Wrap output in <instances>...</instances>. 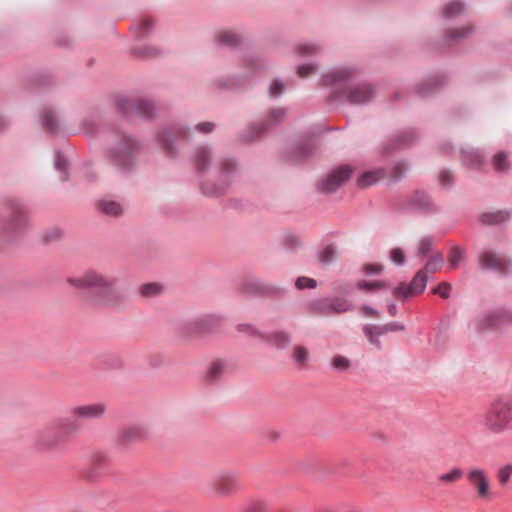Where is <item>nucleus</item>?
<instances>
[{"label":"nucleus","mask_w":512,"mask_h":512,"mask_svg":"<svg viewBox=\"0 0 512 512\" xmlns=\"http://www.w3.org/2000/svg\"><path fill=\"white\" fill-rule=\"evenodd\" d=\"M162 286L158 283H147L140 287V293L144 297H153L160 294Z\"/></svg>","instance_id":"c85d7f7f"},{"label":"nucleus","mask_w":512,"mask_h":512,"mask_svg":"<svg viewBox=\"0 0 512 512\" xmlns=\"http://www.w3.org/2000/svg\"><path fill=\"white\" fill-rule=\"evenodd\" d=\"M383 171L382 170H376V171H369L365 172L359 179H358V186L365 188L368 187L374 183H376L379 179L383 177Z\"/></svg>","instance_id":"6ab92c4d"},{"label":"nucleus","mask_w":512,"mask_h":512,"mask_svg":"<svg viewBox=\"0 0 512 512\" xmlns=\"http://www.w3.org/2000/svg\"><path fill=\"white\" fill-rule=\"evenodd\" d=\"M293 360L299 366H304L309 360V352L303 346H296L293 349Z\"/></svg>","instance_id":"bb28decb"},{"label":"nucleus","mask_w":512,"mask_h":512,"mask_svg":"<svg viewBox=\"0 0 512 512\" xmlns=\"http://www.w3.org/2000/svg\"><path fill=\"white\" fill-rule=\"evenodd\" d=\"M403 169H404V166L402 164H399V165L395 166L394 169H393L394 177L395 178L399 177L400 174L402 173Z\"/></svg>","instance_id":"052dcab7"},{"label":"nucleus","mask_w":512,"mask_h":512,"mask_svg":"<svg viewBox=\"0 0 512 512\" xmlns=\"http://www.w3.org/2000/svg\"><path fill=\"white\" fill-rule=\"evenodd\" d=\"M463 4L459 1H453L447 4L443 9V15L446 18L454 17L463 11Z\"/></svg>","instance_id":"c756f323"},{"label":"nucleus","mask_w":512,"mask_h":512,"mask_svg":"<svg viewBox=\"0 0 512 512\" xmlns=\"http://www.w3.org/2000/svg\"><path fill=\"white\" fill-rule=\"evenodd\" d=\"M352 74L353 71L351 69L338 68L324 75L322 81L325 85H330L339 81L346 80L350 78Z\"/></svg>","instance_id":"2eb2a0df"},{"label":"nucleus","mask_w":512,"mask_h":512,"mask_svg":"<svg viewBox=\"0 0 512 512\" xmlns=\"http://www.w3.org/2000/svg\"><path fill=\"white\" fill-rule=\"evenodd\" d=\"M471 32H472V27L471 26H466V27H463L461 29H455V30L450 31L449 37L451 39H453V40H457V39H461V38L466 37Z\"/></svg>","instance_id":"e433bc0d"},{"label":"nucleus","mask_w":512,"mask_h":512,"mask_svg":"<svg viewBox=\"0 0 512 512\" xmlns=\"http://www.w3.org/2000/svg\"><path fill=\"white\" fill-rule=\"evenodd\" d=\"M409 289V285L405 283H401L397 288L394 290V295L398 298H406V297H412L414 296V293Z\"/></svg>","instance_id":"58836bf2"},{"label":"nucleus","mask_w":512,"mask_h":512,"mask_svg":"<svg viewBox=\"0 0 512 512\" xmlns=\"http://www.w3.org/2000/svg\"><path fill=\"white\" fill-rule=\"evenodd\" d=\"M463 254L459 248H453L448 258V264L450 269H455L458 264L462 261Z\"/></svg>","instance_id":"72a5a7b5"},{"label":"nucleus","mask_w":512,"mask_h":512,"mask_svg":"<svg viewBox=\"0 0 512 512\" xmlns=\"http://www.w3.org/2000/svg\"><path fill=\"white\" fill-rule=\"evenodd\" d=\"M439 180L444 186H449L453 182V176L449 171H441L439 173Z\"/></svg>","instance_id":"3c124183"},{"label":"nucleus","mask_w":512,"mask_h":512,"mask_svg":"<svg viewBox=\"0 0 512 512\" xmlns=\"http://www.w3.org/2000/svg\"><path fill=\"white\" fill-rule=\"evenodd\" d=\"M395 312H396V308H395V306H394V305H391V306L389 307V313H390L391 315H394V314H395Z\"/></svg>","instance_id":"e2e57ef3"},{"label":"nucleus","mask_w":512,"mask_h":512,"mask_svg":"<svg viewBox=\"0 0 512 512\" xmlns=\"http://www.w3.org/2000/svg\"><path fill=\"white\" fill-rule=\"evenodd\" d=\"M508 326H512V310L505 308L485 311L474 320L477 332L501 331Z\"/></svg>","instance_id":"7ed1b4c3"},{"label":"nucleus","mask_w":512,"mask_h":512,"mask_svg":"<svg viewBox=\"0 0 512 512\" xmlns=\"http://www.w3.org/2000/svg\"><path fill=\"white\" fill-rule=\"evenodd\" d=\"M218 39L222 44L229 46H234L239 41L237 35L230 31H223L219 33Z\"/></svg>","instance_id":"2f4dec72"},{"label":"nucleus","mask_w":512,"mask_h":512,"mask_svg":"<svg viewBox=\"0 0 512 512\" xmlns=\"http://www.w3.org/2000/svg\"><path fill=\"white\" fill-rule=\"evenodd\" d=\"M156 52L150 53L149 56H154Z\"/></svg>","instance_id":"338daca9"},{"label":"nucleus","mask_w":512,"mask_h":512,"mask_svg":"<svg viewBox=\"0 0 512 512\" xmlns=\"http://www.w3.org/2000/svg\"><path fill=\"white\" fill-rule=\"evenodd\" d=\"M210 161V154L205 148H200L197 150L195 155V163L196 167L199 171H203L206 169L207 164Z\"/></svg>","instance_id":"a878e982"},{"label":"nucleus","mask_w":512,"mask_h":512,"mask_svg":"<svg viewBox=\"0 0 512 512\" xmlns=\"http://www.w3.org/2000/svg\"><path fill=\"white\" fill-rule=\"evenodd\" d=\"M432 246V240L428 237H424L419 241L418 244V254L419 255H426Z\"/></svg>","instance_id":"79ce46f5"},{"label":"nucleus","mask_w":512,"mask_h":512,"mask_svg":"<svg viewBox=\"0 0 512 512\" xmlns=\"http://www.w3.org/2000/svg\"><path fill=\"white\" fill-rule=\"evenodd\" d=\"M214 124L211 122H203L196 126V130L202 133H209L213 130Z\"/></svg>","instance_id":"603ef678"},{"label":"nucleus","mask_w":512,"mask_h":512,"mask_svg":"<svg viewBox=\"0 0 512 512\" xmlns=\"http://www.w3.org/2000/svg\"><path fill=\"white\" fill-rule=\"evenodd\" d=\"M481 269L492 270L500 274L509 272L512 268L510 259L490 250L482 251L478 257Z\"/></svg>","instance_id":"0eeeda50"},{"label":"nucleus","mask_w":512,"mask_h":512,"mask_svg":"<svg viewBox=\"0 0 512 512\" xmlns=\"http://www.w3.org/2000/svg\"><path fill=\"white\" fill-rule=\"evenodd\" d=\"M203 191H204V193L209 194V195L222 193V189L212 191V190H209L207 185L203 186Z\"/></svg>","instance_id":"680f3d73"},{"label":"nucleus","mask_w":512,"mask_h":512,"mask_svg":"<svg viewBox=\"0 0 512 512\" xmlns=\"http://www.w3.org/2000/svg\"><path fill=\"white\" fill-rule=\"evenodd\" d=\"M241 489L242 481L234 472L220 473L211 483V490L218 497H231Z\"/></svg>","instance_id":"20e7f679"},{"label":"nucleus","mask_w":512,"mask_h":512,"mask_svg":"<svg viewBox=\"0 0 512 512\" xmlns=\"http://www.w3.org/2000/svg\"><path fill=\"white\" fill-rule=\"evenodd\" d=\"M268 341L277 348H285L289 344L290 338L284 332H276L268 337Z\"/></svg>","instance_id":"cd10ccee"},{"label":"nucleus","mask_w":512,"mask_h":512,"mask_svg":"<svg viewBox=\"0 0 512 512\" xmlns=\"http://www.w3.org/2000/svg\"><path fill=\"white\" fill-rule=\"evenodd\" d=\"M351 174L350 167L341 166L322 179L318 184V189L323 193H333L350 178Z\"/></svg>","instance_id":"6e6552de"},{"label":"nucleus","mask_w":512,"mask_h":512,"mask_svg":"<svg viewBox=\"0 0 512 512\" xmlns=\"http://www.w3.org/2000/svg\"><path fill=\"white\" fill-rule=\"evenodd\" d=\"M284 86L279 81H274L269 89V93L272 97H277L283 92Z\"/></svg>","instance_id":"de8ad7c7"},{"label":"nucleus","mask_w":512,"mask_h":512,"mask_svg":"<svg viewBox=\"0 0 512 512\" xmlns=\"http://www.w3.org/2000/svg\"><path fill=\"white\" fill-rule=\"evenodd\" d=\"M285 115V111L283 109H275L270 113V118H273L275 121L282 119Z\"/></svg>","instance_id":"6e6d98bb"},{"label":"nucleus","mask_w":512,"mask_h":512,"mask_svg":"<svg viewBox=\"0 0 512 512\" xmlns=\"http://www.w3.org/2000/svg\"><path fill=\"white\" fill-rule=\"evenodd\" d=\"M180 133H181L182 137H186V135L184 134V132H182V131H181Z\"/></svg>","instance_id":"774afa93"},{"label":"nucleus","mask_w":512,"mask_h":512,"mask_svg":"<svg viewBox=\"0 0 512 512\" xmlns=\"http://www.w3.org/2000/svg\"><path fill=\"white\" fill-rule=\"evenodd\" d=\"M222 167L226 171H233L236 167V163L233 160H225L222 163Z\"/></svg>","instance_id":"bf43d9fd"},{"label":"nucleus","mask_w":512,"mask_h":512,"mask_svg":"<svg viewBox=\"0 0 512 512\" xmlns=\"http://www.w3.org/2000/svg\"><path fill=\"white\" fill-rule=\"evenodd\" d=\"M119 104L123 112L126 114L135 110L138 114L145 117H151L153 115L154 105L148 100H121Z\"/></svg>","instance_id":"ddd939ff"},{"label":"nucleus","mask_w":512,"mask_h":512,"mask_svg":"<svg viewBox=\"0 0 512 512\" xmlns=\"http://www.w3.org/2000/svg\"><path fill=\"white\" fill-rule=\"evenodd\" d=\"M313 309L321 315L341 314L351 311L352 305L343 298H326L313 303Z\"/></svg>","instance_id":"1a4fd4ad"},{"label":"nucleus","mask_w":512,"mask_h":512,"mask_svg":"<svg viewBox=\"0 0 512 512\" xmlns=\"http://www.w3.org/2000/svg\"><path fill=\"white\" fill-rule=\"evenodd\" d=\"M360 310H361V312H362L365 316H369V317H377V316H378V312H377L375 309H373V308H371V307H369V306H365V305H364V306H362V307L360 308Z\"/></svg>","instance_id":"5fc2aeb1"},{"label":"nucleus","mask_w":512,"mask_h":512,"mask_svg":"<svg viewBox=\"0 0 512 512\" xmlns=\"http://www.w3.org/2000/svg\"><path fill=\"white\" fill-rule=\"evenodd\" d=\"M510 217L509 210L485 211L479 215V221L483 225H498L507 222Z\"/></svg>","instance_id":"4468645a"},{"label":"nucleus","mask_w":512,"mask_h":512,"mask_svg":"<svg viewBox=\"0 0 512 512\" xmlns=\"http://www.w3.org/2000/svg\"><path fill=\"white\" fill-rule=\"evenodd\" d=\"M444 263V259L441 254L433 255L425 265V268L421 271H425L426 275L428 273H435L439 271Z\"/></svg>","instance_id":"5701e85b"},{"label":"nucleus","mask_w":512,"mask_h":512,"mask_svg":"<svg viewBox=\"0 0 512 512\" xmlns=\"http://www.w3.org/2000/svg\"><path fill=\"white\" fill-rule=\"evenodd\" d=\"M225 368H226V365L224 362H222L220 360L214 361L210 365V367L206 373V378L209 381H215L224 373Z\"/></svg>","instance_id":"412c9836"},{"label":"nucleus","mask_w":512,"mask_h":512,"mask_svg":"<svg viewBox=\"0 0 512 512\" xmlns=\"http://www.w3.org/2000/svg\"><path fill=\"white\" fill-rule=\"evenodd\" d=\"M363 270L366 274H379L383 270V266L380 264H366L363 266Z\"/></svg>","instance_id":"8fccbe9b"},{"label":"nucleus","mask_w":512,"mask_h":512,"mask_svg":"<svg viewBox=\"0 0 512 512\" xmlns=\"http://www.w3.org/2000/svg\"><path fill=\"white\" fill-rule=\"evenodd\" d=\"M296 286L298 289L315 288L316 281L308 277H299L296 281Z\"/></svg>","instance_id":"37998d69"},{"label":"nucleus","mask_w":512,"mask_h":512,"mask_svg":"<svg viewBox=\"0 0 512 512\" xmlns=\"http://www.w3.org/2000/svg\"><path fill=\"white\" fill-rule=\"evenodd\" d=\"M144 435V431L141 427L130 426L121 430L120 438L124 442L134 441L141 438Z\"/></svg>","instance_id":"aec40b11"},{"label":"nucleus","mask_w":512,"mask_h":512,"mask_svg":"<svg viewBox=\"0 0 512 512\" xmlns=\"http://www.w3.org/2000/svg\"><path fill=\"white\" fill-rule=\"evenodd\" d=\"M55 166L57 169L64 171L66 168V160L61 156H57L55 160Z\"/></svg>","instance_id":"13d9d810"},{"label":"nucleus","mask_w":512,"mask_h":512,"mask_svg":"<svg viewBox=\"0 0 512 512\" xmlns=\"http://www.w3.org/2000/svg\"><path fill=\"white\" fill-rule=\"evenodd\" d=\"M512 477V463L500 467L497 471V480L500 486L508 485Z\"/></svg>","instance_id":"b1692460"},{"label":"nucleus","mask_w":512,"mask_h":512,"mask_svg":"<svg viewBox=\"0 0 512 512\" xmlns=\"http://www.w3.org/2000/svg\"><path fill=\"white\" fill-rule=\"evenodd\" d=\"M465 161L469 162L471 166H476L481 163V158L477 154H469L465 157Z\"/></svg>","instance_id":"864d4df0"},{"label":"nucleus","mask_w":512,"mask_h":512,"mask_svg":"<svg viewBox=\"0 0 512 512\" xmlns=\"http://www.w3.org/2000/svg\"><path fill=\"white\" fill-rule=\"evenodd\" d=\"M4 127V121L2 120V118L0 117V129Z\"/></svg>","instance_id":"0e129e2a"},{"label":"nucleus","mask_w":512,"mask_h":512,"mask_svg":"<svg viewBox=\"0 0 512 512\" xmlns=\"http://www.w3.org/2000/svg\"><path fill=\"white\" fill-rule=\"evenodd\" d=\"M512 424V396H499L489 405L483 426L493 435L504 433Z\"/></svg>","instance_id":"f03ea898"},{"label":"nucleus","mask_w":512,"mask_h":512,"mask_svg":"<svg viewBox=\"0 0 512 512\" xmlns=\"http://www.w3.org/2000/svg\"><path fill=\"white\" fill-rule=\"evenodd\" d=\"M320 51V48L314 44H303L299 47V53L303 56H310Z\"/></svg>","instance_id":"a18cd8bd"},{"label":"nucleus","mask_w":512,"mask_h":512,"mask_svg":"<svg viewBox=\"0 0 512 512\" xmlns=\"http://www.w3.org/2000/svg\"><path fill=\"white\" fill-rule=\"evenodd\" d=\"M268 506L262 500L252 501L246 508V512H267Z\"/></svg>","instance_id":"c9c22d12"},{"label":"nucleus","mask_w":512,"mask_h":512,"mask_svg":"<svg viewBox=\"0 0 512 512\" xmlns=\"http://www.w3.org/2000/svg\"><path fill=\"white\" fill-rule=\"evenodd\" d=\"M378 329H379V326L366 325L363 328V332L371 344L375 345L377 348H380V341H379L378 337L383 334L379 333Z\"/></svg>","instance_id":"393cba45"},{"label":"nucleus","mask_w":512,"mask_h":512,"mask_svg":"<svg viewBox=\"0 0 512 512\" xmlns=\"http://www.w3.org/2000/svg\"><path fill=\"white\" fill-rule=\"evenodd\" d=\"M337 250L333 245H327L318 253V260L324 264H330L336 258Z\"/></svg>","instance_id":"4be33fe9"},{"label":"nucleus","mask_w":512,"mask_h":512,"mask_svg":"<svg viewBox=\"0 0 512 512\" xmlns=\"http://www.w3.org/2000/svg\"><path fill=\"white\" fill-rule=\"evenodd\" d=\"M97 206L102 213L109 216H120L123 213L122 205L112 200H101Z\"/></svg>","instance_id":"dca6fc26"},{"label":"nucleus","mask_w":512,"mask_h":512,"mask_svg":"<svg viewBox=\"0 0 512 512\" xmlns=\"http://www.w3.org/2000/svg\"><path fill=\"white\" fill-rule=\"evenodd\" d=\"M152 22L149 19H143L140 24L141 32H139V35L142 36L145 34V32L151 27Z\"/></svg>","instance_id":"4d7b16f0"},{"label":"nucleus","mask_w":512,"mask_h":512,"mask_svg":"<svg viewBox=\"0 0 512 512\" xmlns=\"http://www.w3.org/2000/svg\"><path fill=\"white\" fill-rule=\"evenodd\" d=\"M404 330V325L399 323H388L383 326H379L378 332L385 334L388 332L402 331Z\"/></svg>","instance_id":"c03bdc74"},{"label":"nucleus","mask_w":512,"mask_h":512,"mask_svg":"<svg viewBox=\"0 0 512 512\" xmlns=\"http://www.w3.org/2000/svg\"><path fill=\"white\" fill-rule=\"evenodd\" d=\"M493 167L496 171H505L509 168L508 157L505 153L500 152L496 154L492 161Z\"/></svg>","instance_id":"7c9ffc66"},{"label":"nucleus","mask_w":512,"mask_h":512,"mask_svg":"<svg viewBox=\"0 0 512 512\" xmlns=\"http://www.w3.org/2000/svg\"><path fill=\"white\" fill-rule=\"evenodd\" d=\"M139 145L128 137H123L111 150V159L117 166L126 168L132 165Z\"/></svg>","instance_id":"39448f33"},{"label":"nucleus","mask_w":512,"mask_h":512,"mask_svg":"<svg viewBox=\"0 0 512 512\" xmlns=\"http://www.w3.org/2000/svg\"><path fill=\"white\" fill-rule=\"evenodd\" d=\"M349 366H350V361L348 358H346L344 356L337 355V356H334L332 359V367L336 370L344 371V370H347L349 368Z\"/></svg>","instance_id":"f704fd0d"},{"label":"nucleus","mask_w":512,"mask_h":512,"mask_svg":"<svg viewBox=\"0 0 512 512\" xmlns=\"http://www.w3.org/2000/svg\"><path fill=\"white\" fill-rule=\"evenodd\" d=\"M466 478L479 499L483 501L492 500L493 494L490 480L487 472L483 468H470L466 473Z\"/></svg>","instance_id":"423d86ee"},{"label":"nucleus","mask_w":512,"mask_h":512,"mask_svg":"<svg viewBox=\"0 0 512 512\" xmlns=\"http://www.w3.org/2000/svg\"><path fill=\"white\" fill-rule=\"evenodd\" d=\"M390 259L397 265H401L405 261L404 251L400 248H393L390 251Z\"/></svg>","instance_id":"4c0bfd02"},{"label":"nucleus","mask_w":512,"mask_h":512,"mask_svg":"<svg viewBox=\"0 0 512 512\" xmlns=\"http://www.w3.org/2000/svg\"><path fill=\"white\" fill-rule=\"evenodd\" d=\"M58 236H59V232H58V231H55L54 238H57Z\"/></svg>","instance_id":"69168bd1"},{"label":"nucleus","mask_w":512,"mask_h":512,"mask_svg":"<svg viewBox=\"0 0 512 512\" xmlns=\"http://www.w3.org/2000/svg\"><path fill=\"white\" fill-rule=\"evenodd\" d=\"M463 477V471L460 468H453L446 473H442L438 476V481L443 484H455L459 482Z\"/></svg>","instance_id":"a211bd4d"},{"label":"nucleus","mask_w":512,"mask_h":512,"mask_svg":"<svg viewBox=\"0 0 512 512\" xmlns=\"http://www.w3.org/2000/svg\"><path fill=\"white\" fill-rule=\"evenodd\" d=\"M106 409L104 403H90L72 407L70 414L77 420H97L104 416Z\"/></svg>","instance_id":"9b49d317"},{"label":"nucleus","mask_w":512,"mask_h":512,"mask_svg":"<svg viewBox=\"0 0 512 512\" xmlns=\"http://www.w3.org/2000/svg\"><path fill=\"white\" fill-rule=\"evenodd\" d=\"M29 227L27 212L19 205L11 208L9 219L4 230L9 234H20Z\"/></svg>","instance_id":"9d476101"},{"label":"nucleus","mask_w":512,"mask_h":512,"mask_svg":"<svg viewBox=\"0 0 512 512\" xmlns=\"http://www.w3.org/2000/svg\"><path fill=\"white\" fill-rule=\"evenodd\" d=\"M171 138V135L168 134V133H162L160 135V142H161V145L163 147V149L167 152H172V146L170 144V139Z\"/></svg>","instance_id":"09e8293b"},{"label":"nucleus","mask_w":512,"mask_h":512,"mask_svg":"<svg viewBox=\"0 0 512 512\" xmlns=\"http://www.w3.org/2000/svg\"><path fill=\"white\" fill-rule=\"evenodd\" d=\"M67 282L77 289H96L97 301L107 307L123 304L125 295L116 288L117 279L95 270H88L80 276L69 277Z\"/></svg>","instance_id":"f257e3e1"},{"label":"nucleus","mask_w":512,"mask_h":512,"mask_svg":"<svg viewBox=\"0 0 512 512\" xmlns=\"http://www.w3.org/2000/svg\"><path fill=\"white\" fill-rule=\"evenodd\" d=\"M427 283V275L425 271H418L411 283L409 284V289L414 293V295L421 294L426 287Z\"/></svg>","instance_id":"f3484780"},{"label":"nucleus","mask_w":512,"mask_h":512,"mask_svg":"<svg viewBox=\"0 0 512 512\" xmlns=\"http://www.w3.org/2000/svg\"><path fill=\"white\" fill-rule=\"evenodd\" d=\"M317 70V67L312 64H305L298 67L297 73L301 78H306L312 74H314Z\"/></svg>","instance_id":"ea45409f"},{"label":"nucleus","mask_w":512,"mask_h":512,"mask_svg":"<svg viewBox=\"0 0 512 512\" xmlns=\"http://www.w3.org/2000/svg\"><path fill=\"white\" fill-rule=\"evenodd\" d=\"M357 287L361 290L373 291V290H377V289L386 288L387 285L383 281H373V282L360 281L357 284Z\"/></svg>","instance_id":"473e14b6"},{"label":"nucleus","mask_w":512,"mask_h":512,"mask_svg":"<svg viewBox=\"0 0 512 512\" xmlns=\"http://www.w3.org/2000/svg\"><path fill=\"white\" fill-rule=\"evenodd\" d=\"M451 291V285L449 283H440L435 289L434 293L440 295L442 298H448Z\"/></svg>","instance_id":"49530a36"},{"label":"nucleus","mask_w":512,"mask_h":512,"mask_svg":"<svg viewBox=\"0 0 512 512\" xmlns=\"http://www.w3.org/2000/svg\"><path fill=\"white\" fill-rule=\"evenodd\" d=\"M44 126L49 131H54L56 129V120L55 116L52 112H46L43 116Z\"/></svg>","instance_id":"a19ab883"},{"label":"nucleus","mask_w":512,"mask_h":512,"mask_svg":"<svg viewBox=\"0 0 512 512\" xmlns=\"http://www.w3.org/2000/svg\"><path fill=\"white\" fill-rule=\"evenodd\" d=\"M375 95L370 85L362 84L350 87L346 91V99L351 104H364L370 101Z\"/></svg>","instance_id":"f8f14e48"}]
</instances>
